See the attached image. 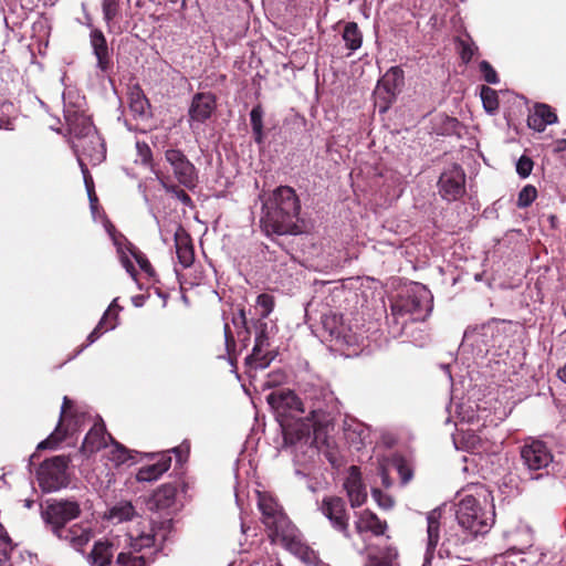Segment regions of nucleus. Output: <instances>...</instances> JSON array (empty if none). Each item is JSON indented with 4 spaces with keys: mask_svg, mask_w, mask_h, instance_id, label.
Wrapping results in <instances>:
<instances>
[{
    "mask_svg": "<svg viewBox=\"0 0 566 566\" xmlns=\"http://www.w3.org/2000/svg\"><path fill=\"white\" fill-rule=\"evenodd\" d=\"M371 495L380 507L388 510L394 506L392 497L390 495L384 493L379 489H373Z\"/></svg>",
    "mask_w": 566,
    "mask_h": 566,
    "instance_id": "obj_47",
    "label": "nucleus"
},
{
    "mask_svg": "<svg viewBox=\"0 0 566 566\" xmlns=\"http://www.w3.org/2000/svg\"><path fill=\"white\" fill-rule=\"evenodd\" d=\"M534 163L527 156H521L516 163V172L521 178H527L533 170Z\"/></svg>",
    "mask_w": 566,
    "mask_h": 566,
    "instance_id": "obj_46",
    "label": "nucleus"
},
{
    "mask_svg": "<svg viewBox=\"0 0 566 566\" xmlns=\"http://www.w3.org/2000/svg\"><path fill=\"white\" fill-rule=\"evenodd\" d=\"M439 195L449 202L460 199L465 192V174L458 164L444 168L438 180Z\"/></svg>",
    "mask_w": 566,
    "mask_h": 566,
    "instance_id": "obj_12",
    "label": "nucleus"
},
{
    "mask_svg": "<svg viewBox=\"0 0 566 566\" xmlns=\"http://www.w3.org/2000/svg\"><path fill=\"white\" fill-rule=\"evenodd\" d=\"M455 413L461 423L473 424L479 422V415L474 403H459L457 405Z\"/></svg>",
    "mask_w": 566,
    "mask_h": 566,
    "instance_id": "obj_38",
    "label": "nucleus"
},
{
    "mask_svg": "<svg viewBox=\"0 0 566 566\" xmlns=\"http://www.w3.org/2000/svg\"><path fill=\"white\" fill-rule=\"evenodd\" d=\"M356 532L360 535L370 532L376 536H380L387 528L386 522L378 518L376 514L370 511H364L359 514L355 522Z\"/></svg>",
    "mask_w": 566,
    "mask_h": 566,
    "instance_id": "obj_30",
    "label": "nucleus"
},
{
    "mask_svg": "<svg viewBox=\"0 0 566 566\" xmlns=\"http://www.w3.org/2000/svg\"><path fill=\"white\" fill-rule=\"evenodd\" d=\"M172 452L176 453L177 458H178V461H181L182 460V454L184 453H188V447L186 449H184V447H178V448H174L171 450Z\"/></svg>",
    "mask_w": 566,
    "mask_h": 566,
    "instance_id": "obj_57",
    "label": "nucleus"
},
{
    "mask_svg": "<svg viewBox=\"0 0 566 566\" xmlns=\"http://www.w3.org/2000/svg\"><path fill=\"white\" fill-rule=\"evenodd\" d=\"M481 99L483 107L488 113H493L499 107V99L496 92L488 86H483L481 90Z\"/></svg>",
    "mask_w": 566,
    "mask_h": 566,
    "instance_id": "obj_41",
    "label": "nucleus"
},
{
    "mask_svg": "<svg viewBox=\"0 0 566 566\" xmlns=\"http://www.w3.org/2000/svg\"><path fill=\"white\" fill-rule=\"evenodd\" d=\"M73 402L69 397L63 398L59 424L45 440L38 444V449H54L67 436L74 434L80 429V417L71 413Z\"/></svg>",
    "mask_w": 566,
    "mask_h": 566,
    "instance_id": "obj_11",
    "label": "nucleus"
},
{
    "mask_svg": "<svg viewBox=\"0 0 566 566\" xmlns=\"http://www.w3.org/2000/svg\"><path fill=\"white\" fill-rule=\"evenodd\" d=\"M322 325L329 337L339 345L353 346L357 343L356 335L343 322V317L338 314H326L322 318Z\"/></svg>",
    "mask_w": 566,
    "mask_h": 566,
    "instance_id": "obj_18",
    "label": "nucleus"
},
{
    "mask_svg": "<svg viewBox=\"0 0 566 566\" xmlns=\"http://www.w3.org/2000/svg\"><path fill=\"white\" fill-rule=\"evenodd\" d=\"M380 475H381V483H382V485L386 486V488H389L391 485V481H390L387 472L384 469H381Z\"/></svg>",
    "mask_w": 566,
    "mask_h": 566,
    "instance_id": "obj_56",
    "label": "nucleus"
},
{
    "mask_svg": "<svg viewBox=\"0 0 566 566\" xmlns=\"http://www.w3.org/2000/svg\"><path fill=\"white\" fill-rule=\"evenodd\" d=\"M165 159L170 165L175 178L187 189H195L198 174L195 165L179 149L169 148L165 151Z\"/></svg>",
    "mask_w": 566,
    "mask_h": 566,
    "instance_id": "obj_14",
    "label": "nucleus"
},
{
    "mask_svg": "<svg viewBox=\"0 0 566 566\" xmlns=\"http://www.w3.org/2000/svg\"><path fill=\"white\" fill-rule=\"evenodd\" d=\"M174 240L179 263L185 269L189 268L192 264L195 256L188 234L185 230L178 228L174 232Z\"/></svg>",
    "mask_w": 566,
    "mask_h": 566,
    "instance_id": "obj_31",
    "label": "nucleus"
},
{
    "mask_svg": "<svg viewBox=\"0 0 566 566\" xmlns=\"http://www.w3.org/2000/svg\"><path fill=\"white\" fill-rule=\"evenodd\" d=\"M354 1H355V0H348V3H352V2H354Z\"/></svg>",
    "mask_w": 566,
    "mask_h": 566,
    "instance_id": "obj_63",
    "label": "nucleus"
},
{
    "mask_svg": "<svg viewBox=\"0 0 566 566\" xmlns=\"http://www.w3.org/2000/svg\"><path fill=\"white\" fill-rule=\"evenodd\" d=\"M536 196H537L536 188L534 186L526 185L518 192L517 207L526 208V207L531 206L534 202V200L536 199Z\"/></svg>",
    "mask_w": 566,
    "mask_h": 566,
    "instance_id": "obj_44",
    "label": "nucleus"
},
{
    "mask_svg": "<svg viewBox=\"0 0 566 566\" xmlns=\"http://www.w3.org/2000/svg\"><path fill=\"white\" fill-rule=\"evenodd\" d=\"M259 509L263 523L270 531V537L274 543H281L294 555L302 556L307 547L302 542L296 527L290 522L277 502L268 494L259 493Z\"/></svg>",
    "mask_w": 566,
    "mask_h": 566,
    "instance_id": "obj_5",
    "label": "nucleus"
},
{
    "mask_svg": "<svg viewBox=\"0 0 566 566\" xmlns=\"http://www.w3.org/2000/svg\"><path fill=\"white\" fill-rule=\"evenodd\" d=\"M224 340H226V347H227L228 352H230L232 348L235 347L234 337L232 335V332H231L228 323L224 324Z\"/></svg>",
    "mask_w": 566,
    "mask_h": 566,
    "instance_id": "obj_52",
    "label": "nucleus"
},
{
    "mask_svg": "<svg viewBox=\"0 0 566 566\" xmlns=\"http://www.w3.org/2000/svg\"><path fill=\"white\" fill-rule=\"evenodd\" d=\"M64 117L69 127L70 143L83 174L91 210L95 218L97 197L94 193L93 180L88 174L87 164L96 166L104 161L106 158L105 143L91 118L80 109H74L65 104Z\"/></svg>",
    "mask_w": 566,
    "mask_h": 566,
    "instance_id": "obj_1",
    "label": "nucleus"
},
{
    "mask_svg": "<svg viewBox=\"0 0 566 566\" xmlns=\"http://www.w3.org/2000/svg\"><path fill=\"white\" fill-rule=\"evenodd\" d=\"M557 122V115L547 104H536L527 117V125L530 128L541 133L544 132L548 125Z\"/></svg>",
    "mask_w": 566,
    "mask_h": 566,
    "instance_id": "obj_24",
    "label": "nucleus"
},
{
    "mask_svg": "<svg viewBox=\"0 0 566 566\" xmlns=\"http://www.w3.org/2000/svg\"><path fill=\"white\" fill-rule=\"evenodd\" d=\"M402 85L403 72L399 67H391L386 72L375 91L376 98L385 102V105L380 106L381 112H385L388 105L394 102Z\"/></svg>",
    "mask_w": 566,
    "mask_h": 566,
    "instance_id": "obj_17",
    "label": "nucleus"
},
{
    "mask_svg": "<svg viewBox=\"0 0 566 566\" xmlns=\"http://www.w3.org/2000/svg\"><path fill=\"white\" fill-rule=\"evenodd\" d=\"M263 109L261 105H255L250 112V122L253 129L263 128Z\"/></svg>",
    "mask_w": 566,
    "mask_h": 566,
    "instance_id": "obj_50",
    "label": "nucleus"
},
{
    "mask_svg": "<svg viewBox=\"0 0 566 566\" xmlns=\"http://www.w3.org/2000/svg\"><path fill=\"white\" fill-rule=\"evenodd\" d=\"M318 510L329 521L335 531L342 533L344 537L350 538L349 516L343 499L338 496H325Z\"/></svg>",
    "mask_w": 566,
    "mask_h": 566,
    "instance_id": "obj_15",
    "label": "nucleus"
},
{
    "mask_svg": "<svg viewBox=\"0 0 566 566\" xmlns=\"http://www.w3.org/2000/svg\"><path fill=\"white\" fill-rule=\"evenodd\" d=\"M483 329H484V327H482L480 329H474L472 332H465L464 340L465 342H472V343L478 342V338L483 335L481 333Z\"/></svg>",
    "mask_w": 566,
    "mask_h": 566,
    "instance_id": "obj_53",
    "label": "nucleus"
},
{
    "mask_svg": "<svg viewBox=\"0 0 566 566\" xmlns=\"http://www.w3.org/2000/svg\"><path fill=\"white\" fill-rule=\"evenodd\" d=\"M116 549L117 545L113 541H97L87 555V562L92 566H113V556Z\"/></svg>",
    "mask_w": 566,
    "mask_h": 566,
    "instance_id": "obj_26",
    "label": "nucleus"
},
{
    "mask_svg": "<svg viewBox=\"0 0 566 566\" xmlns=\"http://www.w3.org/2000/svg\"><path fill=\"white\" fill-rule=\"evenodd\" d=\"M452 439L457 449H463L472 453H480L484 450L481 437L473 429H458Z\"/></svg>",
    "mask_w": 566,
    "mask_h": 566,
    "instance_id": "obj_29",
    "label": "nucleus"
},
{
    "mask_svg": "<svg viewBox=\"0 0 566 566\" xmlns=\"http://www.w3.org/2000/svg\"><path fill=\"white\" fill-rule=\"evenodd\" d=\"M104 20L109 23L117 14V0H103Z\"/></svg>",
    "mask_w": 566,
    "mask_h": 566,
    "instance_id": "obj_49",
    "label": "nucleus"
},
{
    "mask_svg": "<svg viewBox=\"0 0 566 566\" xmlns=\"http://www.w3.org/2000/svg\"><path fill=\"white\" fill-rule=\"evenodd\" d=\"M116 312H114L113 314H115ZM111 322H114V315H111V317L108 318V323Z\"/></svg>",
    "mask_w": 566,
    "mask_h": 566,
    "instance_id": "obj_62",
    "label": "nucleus"
},
{
    "mask_svg": "<svg viewBox=\"0 0 566 566\" xmlns=\"http://www.w3.org/2000/svg\"><path fill=\"white\" fill-rule=\"evenodd\" d=\"M54 535L74 549L82 551V548L92 539L93 530L90 523L81 522L70 524Z\"/></svg>",
    "mask_w": 566,
    "mask_h": 566,
    "instance_id": "obj_19",
    "label": "nucleus"
},
{
    "mask_svg": "<svg viewBox=\"0 0 566 566\" xmlns=\"http://www.w3.org/2000/svg\"><path fill=\"white\" fill-rule=\"evenodd\" d=\"M118 298H114L105 313L103 314L102 318L99 319L97 326L91 332V334L87 336V344L83 345L76 354H80L84 347L95 343L104 332L113 331L117 326V313L114 314V322L108 323V318L111 315H113L114 312H118L122 310V307L117 303Z\"/></svg>",
    "mask_w": 566,
    "mask_h": 566,
    "instance_id": "obj_25",
    "label": "nucleus"
},
{
    "mask_svg": "<svg viewBox=\"0 0 566 566\" xmlns=\"http://www.w3.org/2000/svg\"><path fill=\"white\" fill-rule=\"evenodd\" d=\"M171 457L169 452L158 454V460L149 465L140 468L136 474L139 482H151L159 479L170 468Z\"/></svg>",
    "mask_w": 566,
    "mask_h": 566,
    "instance_id": "obj_28",
    "label": "nucleus"
},
{
    "mask_svg": "<svg viewBox=\"0 0 566 566\" xmlns=\"http://www.w3.org/2000/svg\"><path fill=\"white\" fill-rule=\"evenodd\" d=\"M254 346L251 355L245 358L250 368L265 369L275 358L276 353L270 348V340L274 336L275 326L270 321L256 319L254 325Z\"/></svg>",
    "mask_w": 566,
    "mask_h": 566,
    "instance_id": "obj_7",
    "label": "nucleus"
},
{
    "mask_svg": "<svg viewBox=\"0 0 566 566\" xmlns=\"http://www.w3.org/2000/svg\"><path fill=\"white\" fill-rule=\"evenodd\" d=\"M109 460L115 462L116 465L124 464L129 460H134L133 451L115 442L109 453Z\"/></svg>",
    "mask_w": 566,
    "mask_h": 566,
    "instance_id": "obj_40",
    "label": "nucleus"
},
{
    "mask_svg": "<svg viewBox=\"0 0 566 566\" xmlns=\"http://www.w3.org/2000/svg\"><path fill=\"white\" fill-rule=\"evenodd\" d=\"M90 43L93 54L97 60V69L101 72H107L111 67L109 50L103 32L98 29H93L90 34Z\"/></svg>",
    "mask_w": 566,
    "mask_h": 566,
    "instance_id": "obj_27",
    "label": "nucleus"
},
{
    "mask_svg": "<svg viewBox=\"0 0 566 566\" xmlns=\"http://www.w3.org/2000/svg\"><path fill=\"white\" fill-rule=\"evenodd\" d=\"M266 400L277 416L283 418L281 426L285 442L295 444L304 439L307 443L314 424L311 420L303 421L305 409L301 399L292 390L277 389Z\"/></svg>",
    "mask_w": 566,
    "mask_h": 566,
    "instance_id": "obj_3",
    "label": "nucleus"
},
{
    "mask_svg": "<svg viewBox=\"0 0 566 566\" xmlns=\"http://www.w3.org/2000/svg\"><path fill=\"white\" fill-rule=\"evenodd\" d=\"M342 38L350 53L357 51L363 43V34L356 22H347L344 27Z\"/></svg>",
    "mask_w": 566,
    "mask_h": 566,
    "instance_id": "obj_33",
    "label": "nucleus"
},
{
    "mask_svg": "<svg viewBox=\"0 0 566 566\" xmlns=\"http://www.w3.org/2000/svg\"><path fill=\"white\" fill-rule=\"evenodd\" d=\"M493 566H517L514 562L510 560L506 556L500 555L495 557Z\"/></svg>",
    "mask_w": 566,
    "mask_h": 566,
    "instance_id": "obj_54",
    "label": "nucleus"
},
{
    "mask_svg": "<svg viewBox=\"0 0 566 566\" xmlns=\"http://www.w3.org/2000/svg\"><path fill=\"white\" fill-rule=\"evenodd\" d=\"M274 301L269 294H260L256 298V311L259 312L260 318L266 321L269 314L273 311Z\"/></svg>",
    "mask_w": 566,
    "mask_h": 566,
    "instance_id": "obj_42",
    "label": "nucleus"
},
{
    "mask_svg": "<svg viewBox=\"0 0 566 566\" xmlns=\"http://www.w3.org/2000/svg\"><path fill=\"white\" fill-rule=\"evenodd\" d=\"M459 526L472 536L486 534L494 524V507L484 493L465 494L455 504Z\"/></svg>",
    "mask_w": 566,
    "mask_h": 566,
    "instance_id": "obj_6",
    "label": "nucleus"
},
{
    "mask_svg": "<svg viewBox=\"0 0 566 566\" xmlns=\"http://www.w3.org/2000/svg\"><path fill=\"white\" fill-rule=\"evenodd\" d=\"M443 368H444L446 373L448 374L449 378L451 379V374H450V370H449V366L446 365V366H443Z\"/></svg>",
    "mask_w": 566,
    "mask_h": 566,
    "instance_id": "obj_60",
    "label": "nucleus"
},
{
    "mask_svg": "<svg viewBox=\"0 0 566 566\" xmlns=\"http://www.w3.org/2000/svg\"><path fill=\"white\" fill-rule=\"evenodd\" d=\"M129 539L130 549L118 553L113 566H146V556L139 552L156 544L155 534L142 533L136 537L129 536Z\"/></svg>",
    "mask_w": 566,
    "mask_h": 566,
    "instance_id": "obj_16",
    "label": "nucleus"
},
{
    "mask_svg": "<svg viewBox=\"0 0 566 566\" xmlns=\"http://www.w3.org/2000/svg\"><path fill=\"white\" fill-rule=\"evenodd\" d=\"M367 557L364 566H400L399 553L392 545L367 547Z\"/></svg>",
    "mask_w": 566,
    "mask_h": 566,
    "instance_id": "obj_23",
    "label": "nucleus"
},
{
    "mask_svg": "<svg viewBox=\"0 0 566 566\" xmlns=\"http://www.w3.org/2000/svg\"><path fill=\"white\" fill-rule=\"evenodd\" d=\"M344 488L353 507H358L365 503L367 499V491L361 481L360 471L357 467L353 465L349 468L347 478L344 482Z\"/></svg>",
    "mask_w": 566,
    "mask_h": 566,
    "instance_id": "obj_22",
    "label": "nucleus"
},
{
    "mask_svg": "<svg viewBox=\"0 0 566 566\" xmlns=\"http://www.w3.org/2000/svg\"><path fill=\"white\" fill-rule=\"evenodd\" d=\"M457 48L460 57L464 63H469L478 51V46L469 34H467L465 38H460L457 40Z\"/></svg>",
    "mask_w": 566,
    "mask_h": 566,
    "instance_id": "obj_39",
    "label": "nucleus"
},
{
    "mask_svg": "<svg viewBox=\"0 0 566 566\" xmlns=\"http://www.w3.org/2000/svg\"><path fill=\"white\" fill-rule=\"evenodd\" d=\"M410 478H411V474H410V473H409L408 475H403V476H402V481H403V483H407V482L410 480Z\"/></svg>",
    "mask_w": 566,
    "mask_h": 566,
    "instance_id": "obj_59",
    "label": "nucleus"
},
{
    "mask_svg": "<svg viewBox=\"0 0 566 566\" xmlns=\"http://www.w3.org/2000/svg\"><path fill=\"white\" fill-rule=\"evenodd\" d=\"M216 97L211 93H197L193 95L189 107V123L202 124L209 119L216 109Z\"/></svg>",
    "mask_w": 566,
    "mask_h": 566,
    "instance_id": "obj_20",
    "label": "nucleus"
},
{
    "mask_svg": "<svg viewBox=\"0 0 566 566\" xmlns=\"http://www.w3.org/2000/svg\"><path fill=\"white\" fill-rule=\"evenodd\" d=\"M136 150H137V155H138V158H139L138 160L142 164L147 165V164L150 163L153 154H151V149L149 148V146L146 143L137 142L136 143Z\"/></svg>",
    "mask_w": 566,
    "mask_h": 566,
    "instance_id": "obj_51",
    "label": "nucleus"
},
{
    "mask_svg": "<svg viewBox=\"0 0 566 566\" xmlns=\"http://www.w3.org/2000/svg\"><path fill=\"white\" fill-rule=\"evenodd\" d=\"M147 105V99L139 93L132 95L129 107L135 115L144 116Z\"/></svg>",
    "mask_w": 566,
    "mask_h": 566,
    "instance_id": "obj_45",
    "label": "nucleus"
},
{
    "mask_svg": "<svg viewBox=\"0 0 566 566\" xmlns=\"http://www.w3.org/2000/svg\"><path fill=\"white\" fill-rule=\"evenodd\" d=\"M69 463L70 458L66 455H55L41 463L36 476L44 492H55L69 484Z\"/></svg>",
    "mask_w": 566,
    "mask_h": 566,
    "instance_id": "obj_9",
    "label": "nucleus"
},
{
    "mask_svg": "<svg viewBox=\"0 0 566 566\" xmlns=\"http://www.w3.org/2000/svg\"><path fill=\"white\" fill-rule=\"evenodd\" d=\"M557 376L562 381L566 382V364L558 369Z\"/></svg>",
    "mask_w": 566,
    "mask_h": 566,
    "instance_id": "obj_58",
    "label": "nucleus"
},
{
    "mask_svg": "<svg viewBox=\"0 0 566 566\" xmlns=\"http://www.w3.org/2000/svg\"><path fill=\"white\" fill-rule=\"evenodd\" d=\"M442 517V507L438 506L427 513V548L424 554V563L428 566L433 557V552L440 541V521Z\"/></svg>",
    "mask_w": 566,
    "mask_h": 566,
    "instance_id": "obj_21",
    "label": "nucleus"
},
{
    "mask_svg": "<svg viewBox=\"0 0 566 566\" xmlns=\"http://www.w3.org/2000/svg\"><path fill=\"white\" fill-rule=\"evenodd\" d=\"M232 323L237 328H241V331L238 332V336L240 337L243 345L247 346V340L249 339L250 331L247 327V317L243 310L238 311L237 315L232 317Z\"/></svg>",
    "mask_w": 566,
    "mask_h": 566,
    "instance_id": "obj_43",
    "label": "nucleus"
},
{
    "mask_svg": "<svg viewBox=\"0 0 566 566\" xmlns=\"http://www.w3.org/2000/svg\"><path fill=\"white\" fill-rule=\"evenodd\" d=\"M157 179L159 180L160 185L167 192L175 196L185 206L190 207L192 205V200L189 197V195L185 190L179 188L177 185L172 184L168 177L157 174Z\"/></svg>",
    "mask_w": 566,
    "mask_h": 566,
    "instance_id": "obj_37",
    "label": "nucleus"
},
{
    "mask_svg": "<svg viewBox=\"0 0 566 566\" xmlns=\"http://www.w3.org/2000/svg\"><path fill=\"white\" fill-rule=\"evenodd\" d=\"M81 514L77 502L69 500H55L49 503L42 516L53 534L70 525Z\"/></svg>",
    "mask_w": 566,
    "mask_h": 566,
    "instance_id": "obj_10",
    "label": "nucleus"
},
{
    "mask_svg": "<svg viewBox=\"0 0 566 566\" xmlns=\"http://www.w3.org/2000/svg\"><path fill=\"white\" fill-rule=\"evenodd\" d=\"M260 223L266 235H295L302 232L298 226L301 203L293 188L280 186L269 193L260 195Z\"/></svg>",
    "mask_w": 566,
    "mask_h": 566,
    "instance_id": "obj_2",
    "label": "nucleus"
},
{
    "mask_svg": "<svg viewBox=\"0 0 566 566\" xmlns=\"http://www.w3.org/2000/svg\"><path fill=\"white\" fill-rule=\"evenodd\" d=\"M135 515H136V512L130 502L117 503L109 511V518L117 523L129 521Z\"/></svg>",
    "mask_w": 566,
    "mask_h": 566,
    "instance_id": "obj_36",
    "label": "nucleus"
},
{
    "mask_svg": "<svg viewBox=\"0 0 566 566\" xmlns=\"http://www.w3.org/2000/svg\"><path fill=\"white\" fill-rule=\"evenodd\" d=\"M480 71H481L485 82H488L490 84L499 83L497 74L488 61H482L480 63Z\"/></svg>",
    "mask_w": 566,
    "mask_h": 566,
    "instance_id": "obj_48",
    "label": "nucleus"
},
{
    "mask_svg": "<svg viewBox=\"0 0 566 566\" xmlns=\"http://www.w3.org/2000/svg\"><path fill=\"white\" fill-rule=\"evenodd\" d=\"M104 227H105L107 233L109 234L111 239L113 240V243L117 249L119 261H120L122 265L125 268V270L127 271V273H129V275L134 280H136V270H135V266L132 261V259H134L137 262V264L139 265V268L146 274H148L149 276H153L154 269H153L150 262L148 261V259L143 253L137 251L133 247V244L126 240V238L124 235H122L120 233H117L115 230V227L108 220H105Z\"/></svg>",
    "mask_w": 566,
    "mask_h": 566,
    "instance_id": "obj_8",
    "label": "nucleus"
},
{
    "mask_svg": "<svg viewBox=\"0 0 566 566\" xmlns=\"http://www.w3.org/2000/svg\"><path fill=\"white\" fill-rule=\"evenodd\" d=\"M177 490L171 484L160 486L153 495V502L156 509H168L175 503Z\"/></svg>",
    "mask_w": 566,
    "mask_h": 566,
    "instance_id": "obj_34",
    "label": "nucleus"
},
{
    "mask_svg": "<svg viewBox=\"0 0 566 566\" xmlns=\"http://www.w3.org/2000/svg\"><path fill=\"white\" fill-rule=\"evenodd\" d=\"M432 307L433 296L430 290L421 283H410L391 303L387 321L395 324L392 334H400L409 321H424Z\"/></svg>",
    "mask_w": 566,
    "mask_h": 566,
    "instance_id": "obj_4",
    "label": "nucleus"
},
{
    "mask_svg": "<svg viewBox=\"0 0 566 566\" xmlns=\"http://www.w3.org/2000/svg\"><path fill=\"white\" fill-rule=\"evenodd\" d=\"M248 530H249V527H245L244 523H241L242 533H247Z\"/></svg>",
    "mask_w": 566,
    "mask_h": 566,
    "instance_id": "obj_61",
    "label": "nucleus"
},
{
    "mask_svg": "<svg viewBox=\"0 0 566 566\" xmlns=\"http://www.w3.org/2000/svg\"><path fill=\"white\" fill-rule=\"evenodd\" d=\"M253 137L256 144H262L264 139L263 128L253 129Z\"/></svg>",
    "mask_w": 566,
    "mask_h": 566,
    "instance_id": "obj_55",
    "label": "nucleus"
},
{
    "mask_svg": "<svg viewBox=\"0 0 566 566\" xmlns=\"http://www.w3.org/2000/svg\"><path fill=\"white\" fill-rule=\"evenodd\" d=\"M106 446V434L102 426H94L85 436L81 451L91 454Z\"/></svg>",
    "mask_w": 566,
    "mask_h": 566,
    "instance_id": "obj_32",
    "label": "nucleus"
},
{
    "mask_svg": "<svg viewBox=\"0 0 566 566\" xmlns=\"http://www.w3.org/2000/svg\"><path fill=\"white\" fill-rule=\"evenodd\" d=\"M347 439H349L353 443L357 444V449L360 446H365L370 442V431L369 428L364 426L363 423H356L354 426H349L346 429Z\"/></svg>",
    "mask_w": 566,
    "mask_h": 566,
    "instance_id": "obj_35",
    "label": "nucleus"
},
{
    "mask_svg": "<svg viewBox=\"0 0 566 566\" xmlns=\"http://www.w3.org/2000/svg\"><path fill=\"white\" fill-rule=\"evenodd\" d=\"M523 465L528 471H541L553 462V453L545 442L530 438L520 449Z\"/></svg>",
    "mask_w": 566,
    "mask_h": 566,
    "instance_id": "obj_13",
    "label": "nucleus"
}]
</instances>
